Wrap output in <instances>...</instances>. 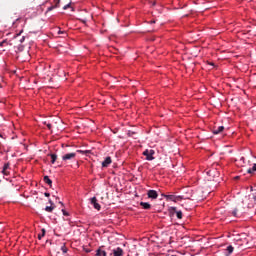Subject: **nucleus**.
Wrapping results in <instances>:
<instances>
[{
    "label": "nucleus",
    "mask_w": 256,
    "mask_h": 256,
    "mask_svg": "<svg viewBox=\"0 0 256 256\" xmlns=\"http://www.w3.org/2000/svg\"><path fill=\"white\" fill-rule=\"evenodd\" d=\"M77 157V152L66 153L62 156V161H73Z\"/></svg>",
    "instance_id": "f257e3e1"
},
{
    "label": "nucleus",
    "mask_w": 256,
    "mask_h": 256,
    "mask_svg": "<svg viewBox=\"0 0 256 256\" xmlns=\"http://www.w3.org/2000/svg\"><path fill=\"white\" fill-rule=\"evenodd\" d=\"M163 197H165V199L167 201H174L175 203H177V201H181L183 199V196H177V195H165L162 194Z\"/></svg>",
    "instance_id": "f03ea898"
},
{
    "label": "nucleus",
    "mask_w": 256,
    "mask_h": 256,
    "mask_svg": "<svg viewBox=\"0 0 256 256\" xmlns=\"http://www.w3.org/2000/svg\"><path fill=\"white\" fill-rule=\"evenodd\" d=\"M143 155L146 157L147 161H153V159H155V157H153V155H155V150H145Z\"/></svg>",
    "instance_id": "7ed1b4c3"
},
{
    "label": "nucleus",
    "mask_w": 256,
    "mask_h": 256,
    "mask_svg": "<svg viewBox=\"0 0 256 256\" xmlns=\"http://www.w3.org/2000/svg\"><path fill=\"white\" fill-rule=\"evenodd\" d=\"M248 199H251V202L248 203V209L255 207L256 205V192L248 195Z\"/></svg>",
    "instance_id": "20e7f679"
},
{
    "label": "nucleus",
    "mask_w": 256,
    "mask_h": 256,
    "mask_svg": "<svg viewBox=\"0 0 256 256\" xmlns=\"http://www.w3.org/2000/svg\"><path fill=\"white\" fill-rule=\"evenodd\" d=\"M91 205H93L94 209L97 211H101V204L97 202V197L91 198Z\"/></svg>",
    "instance_id": "39448f33"
},
{
    "label": "nucleus",
    "mask_w": 256,
    "mask_h": 256,
    "mask_svg": "<svg viewBox=\"0 0 256 256\" xmlns=\"http://www.w3.org/2000/svg\"><path fill=\"white\" fill-rule=\"evenodd\" d=\"M14 43H24L25 41V36H21V33L16 34L13 39Z\"/></svg>",
    "instance_id": "423d86ee"
},
{
    "label": "nucleus",
    "mask_w": 256,
    "mask_h": 256,
    "mask_svg": "<svg viewBox=\"0 0 256 256\" xmlns=\"http://www.w3.org/2000/svg\"><path fill=\"white\" fill-rule=\"evenodd\" d=\"M147 195L149 199H157L159 197V194L155 190H148Z\"/></svg>",
    "instance_id": "0eeeda50"
},
{
    "label": "nucleus",
    "mask_w": 256,
    "mask_h": 256,
    "mask_svg": "<svg viewBox=\"0 0 256 256\" xmlns=\"http://www.w3.org/2000/svg\"><path fill=\"white\" fill-rule=\"evenodd\" d=\"M110 255H113V256H123V250L121 249V247L114 248Z\"/></svg>",
    "instance_id": "6e6552de"
},
{
    "label": "nucleus",
    "mask_w": 256,
    "mask_h": 256,
    "mask_svg": "<svg viewBox=\"0 0 256 256\" xmlns=\"http://www.w3.org/2000/svg\"><path fill=\"white\" fill-rule=\"evenodd\" d=\"M112 160L111 157L108 156L105 158V160L102 162V167H109V165H111Z\"/></svg>",
    "instance_id": "1a4fd4ad"
},
{
    "label": "nucleus",
    "mask_w": 256,
    "mask_h": 256,
    "mask_svg": "<svg viewBox=\"0 0 256 256\" xmlns=\"http://www.w3.org/2000/svg\"><path fill=\"white\" fill-rule=\"evenodd\" d=\"M171 211H174L176 213L177 219H183V212L177 211L176 207H171Z\"/></svg>",
    "instance_id": "9d476101"
},
{
    "label": "nucleus",
    "mask_w": 256,
    "mask_h": 256,
    "mask_svg": "<svg viewBox=\"0 0 256 256\" xmlns=\"http://www.w3.org/2000/svg\"><path fill=\"white\" fill-rule=\"evenodd\" d=\"M55 5H52L48 7L47 11H53V9L59 8V3H61V0H54Z\"/></svg>",
    "instance_id": "9b49d317"
},
{
    "label": "nucleus",
    "mask_w": 256,
    "mask_h": 256,
    "mask_svg": "<svg viewBox=\"0 0 256 256\" xmlns=\"http://www.w3.org/2000/svg\"><path fill=\"white\" fill-rule=\"evenodd\" d=\"M224 130H225L224 126H219L217 128H214L213 133L214 135H219V133H223Z\"/></svg>",
    "instance_id": "f8f14e48"
},
{
    "label": "nucleus",
    "mask_w": 256,
    "mask_h": 256,
    "mask_svg": "<svg viewBox=\"0 0 256 256\" xmlns=\"http://www.w3.org/2000/svg\"><path fill=\"white\" fill-rule=\"evenodd\" d=\"M96 256H107V252L101 248L96 251Z\"/></svg>",
    "instance_id": "ddd939ff"
},
{
    "label": "nucleus",
    "mask_w": 256,
    "mask_h": 256,
    "mask_svg": "<svg viewBox=\"0 0 256 256\" xmlns=\"http://www.w3.org/2000/svg\"><path fill=\"white\" fill-rule=\"evenodd\" d=\"M140 205L143 209H151V204L147 202H140Z\"/></svg>",
    "instance_id": "4468645a"
},
{
    "label": "nucleus",
    "mask_w": 256,
    "mask_h": 256,
    "mask_svg": "<svg viewBox=\"0 0 256 256\" xmlns=\"http://www.w3.org/2000/svg\"><path fill=\"white\" fill-rule=\"evenodd\" d=\"M44 182H46L50 187L53 185V181L49 179V176H44Z\"/></svg>",
    "instance_id": "2eb2a0df"
},
{
    "label": "nucleus",
    "mask_w": 256,
    "mask_h": 256,
    "mask_svg": "<svg viewBox=\"0 0 256 256\" xmlns=\"http://www.w3.org/2000/svg\"><path fill=\"white\" fill-rule=\"evenodd\" d=\"M234 250H235V248L232 245L228 246L226 248V251L228 253L227 256L231 255V253H233Z\"/></svg>",
    "instance_id": "dca6fc26"
},
{
    "label": "nucleus",
    "mask_w": 256,
    "mask_h": 256,
    "mask_svg": "<svg viewBox=\"0 0 256 256\" xmlns=\"http://www.w3.org/2000/svg\"><path fill=\"white\" fill-rule=\"evenodd\" d=\"M243 203H244V205H247V207H249V203H251V199H249V196H246L243 199Z\"/></svg>",
    "instance_id": "f3484780"
},
{
    "label": "nucleus",
    "mask_w": 256,
    "mask_h": 256,
    "mask_svg": "<svg viewBox=\"0 0 256 256\" xmlns=\"http://www.w3.org/2000/svg\"><path fill=\"white\" fill-rule=\"evenodd\" d=\"M53 209H55V206H46L45 211H47V213H53Z\"/></svg>",
    "instance_id": "a211bd4d"
},
{
    "label": "nucleus",
    "mask_w": 256,
    "mask_h": 256,
    "mask_svg": "<svg viewBox=\"0 0 256 256\" xmlns=\"http://www.w3.org/2000/svg\"><path fill=\"white\" fill-rule=\"evenodd\" d=\"M51 157V163L54 164L55 161H57V154H50Z\"/></svg>",
    "instance_id": "6ab92c4d"
},
{
    "label": "nucleus",
    "mask_w": 256,
    "mask_h": 256,
    "mask_svg": "<svg viewBox=\"0 0 256 256\" xmlns=\"http://www.w3.org/2000/svg\"><path fill=\"white\" fill-rule=\"evenodd\" d=\"M256 171V163L253 164V167L247 170V173H255Z\"/></svg>",
    "instance_id": "aec40b11"
},
{
    "label": "nucleus",
    "mask_w": 256,
    "mask_h": 256,
    "mask_svg": "<svg viewBox=\"0 0 256 256\" xmlns=\"http://www.w3.org/2000/svg\"><path fill=\"white\" fill-rule=\"evenodd\" d=\"M233 217H239V210L236 208L232 211Z\"/></svg>",
    "instance_id": "412c9836"
},
{
    "label": "nucleus",
    "mask_w": 256,
    "mask_h": 256,
    "mask_svg": "<svg viewBox=\"0 0 256 256\" xmlns=\"http://www.w3.org/2000/svg\"><path fill=\"white\" fill-rule=\"evenodd\" d=\"M43 237H45V228L42 229V234L38 235V239L41 240Z\"/></svg>",
    "instance_id": "4be33fe9"
},
{
    "label": "nucleus",
    "mask_w": 256,
    "mask_h": 256,
    "mask_svg": "<svg viewBox=\"0 0 256 256\" xmlns=\"http://www.w3.org/2000/svg\"><path fill=\"white\" fill-rule=\"evenodd\" d=\"M61 251H62V253H67V251H68L67 246L63 245L61 247Z\"/></svg>",
    "instance_id": "5701e85b"
},
{
    "label": "nucleus",
    "mask_w": 256,
    "mask_h": 256,
    "mask_svg": "<svg viewBox=\"0 0 256 256\" xmlns=\"http://www.w3.org/2000/svg\"><path fill=\"white\" fill-rule=\"evenodd\" d=\"M128 137H135V132L134 131H128Z\"/></svg>",
    "instance_id": "b1692460"
},
{
    "label": "nucleus",
    "mask_w": 256,
    "mask_h": 256,
    "mask_svg": "<svg viewBox=\"0 0 256 256\" xmlns=\"http://www.w3.org/2000/svg\"><path fill=\"white\" fill-rule=\"evenodd\" d=\"M8 169H9V163L4 164L3 170H4V171H7Z\"/></svg>",
    "instance_id": "393cba45"
},
{
    "label": "nucleus",
    "mask_w": 256,
    "mask_h": 256,
    "mask_svg": "<svg viewBox=\"0 0 256 256\" xmlns=\"http://www.w3.org/2000/svg\"><path fill=\"white\" fill-rule=\"evenodd\" d=\"M2 173H3V175H5L6 177L9 176V171L4 170V168H3V170H2Z\"/></svg>",
    "instance_id": "a878e982"
},
{
    "label": "nucleus",
    "mask_w": 256,
    "mask_h": 256,
    "mask_svg": "<svg viewBox=\"0 0 256 256\" xmlns=\"http://www.w3.org/2000/svg\"><path fill=\"white\" fill-rule=\"evenodd\" d=\"M45 125H46V127H48V129L51 131V128H52L51 123H47V122H45Z\"/></svg>",
    "instance_id": "bb28decb"
},
{
    "label": "nucleus",
    "mask_w": 256,
    "mask_h": 256,
    "mask_svg": "<svg viewBox=\"0 0 256 256\" xmlns=\"http://www.w3.org/2000/svg\"><path fill=\"white\" fill-rule=\"evenodd\" d=\"M69 7H71V4L65 5V6L63 7L64 11L67 10V9H69Z\"/></svg>",
    "instance_id": "cd10ccee"
},
{
    "label": "nucleus",
    "mask_w": 256,
    "mask_h": 256,
    "mask_svg": "<svg viewBox=\"0 0 256 256\" xmlns=\"http://www.w3.org/2000/svg\"><path fill=\"white\" fill-rule=\"evenodd\" d=\"M1 47H3V45H7V40H4L0 43Z\"/></svg>",
    "instance_id": "c85d7f7f"
},
{
    "label": "nucleus",
    "mask_w": 256,
    "mask_h": 256,
    "mask_svg": "<svg viewBox=\"0 0 256 256\" xmlns=\"http://www.w3.org/2000/svg\"><path fill=\"white\" fill-rule=\"evenodd\" d=\"M62 213H63V215H65L66 217H68V215H69V213H68L67 211H65V210H62Z\"/></svg>",
    "instance_id": "c756f323"
},
{
    "label": "nucleus",
    "mask_w": 256,
    "mask_h": 256,
    "mask_svg": "<svg viewBox=\"0 0 256 256\" xmlns=\"http://www.w3.org/2000/svg\"><path fill=\"white\" fill-rule=\"evenodd\" d=\"M44 195H45V197H51V194L48 192H45Z\"/></svg>",
    "instance_id": "7c9ffc66"
},
{
    "label": "nucleus",
    "mask_w": 256,
    "mask_h": 256,
    "mask_svg": "<svg viewBox=\"0 0 256 256\" xmlns=\"http://www.w3.org/2000/svg\"><path fill=\"white\" fill-rule=\"evenodd\" d=\"M49 203H50V205H51L52 207H55V204L53 203L52 200H49Z\"/></svg>",
    "instance_id": "2f4dec72"
},
{
    "label": "nucleus",
    "mask_w": 256,
    "mask_h": 256,
    "mask_svg": "<svg viewBox=\"0 0 256 256\" xmlns=\"http://www.w3.org/2000/svg\"><path fill=\"white\" fill-rule=\"evenodd\" d=\"M18 50H19V51H23V46L19 45V46H18Z\"/></svg>",
    "instance_id": "473e14b6"
},
{
    "label": "nucleus",
    "mask_w": 256,
    "mask_h": 256,
    "mask_svg": "<svg viewBox=\"0 0 256 256\" xmlns=\"http://www.w3.org/2000/svg\"><path fill=\"white\" fill-rule=\"evenodd\" d=\"M151 23H155V20L151 21Z\"/></svg>",
    "instance_id": "72a5a7b5"
},
{
    "label": "nucleus",
    "mask_w": 256,
    "mask_h": 256,
    "mask_svg": "<svg viewBox=\"0 0 256 256\" xmlns=\"http://www.w3.org/2000/svg\"><path fill=\"white\" fill-rule=\"evenodd\" d=\"M58 33L61 34V33H63V32H62V31H59Z\"/></svg>",
    "instance_id": "f704fd0d"
},
{
    "label": "nucleus",
    "mask_w": 256,
    "mask_h": 256,
    "mask_svg": "<svg viewBox=\"0 0 256 256\" xmlns=\"http://www.w3.org/2000/svg\"><path fill=\"white\" fill-rule=\"evenodd\" d=\"M77 153H81V151H80V150H78V151H77Z\"/></svg>",
    "instance_id": "c9c22d12"
}]
</instances>
